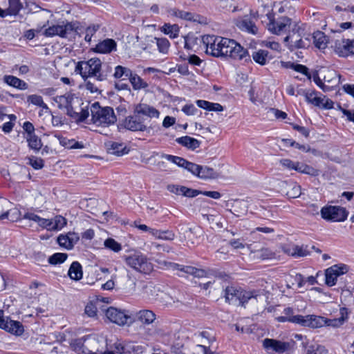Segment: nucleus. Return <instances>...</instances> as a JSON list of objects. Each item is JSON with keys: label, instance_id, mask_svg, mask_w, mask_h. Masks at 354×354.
<instances>
[{"label": "nucleus", "instance_id": "cd10ccee", "mask_svg": "<svg viewBox=\"0 0 354 354\" xmlns=\"http://www.w3.org/2000/svg\"><path fill=\"white\" fill-rule=\"evenodd\" d=\"M334 50L341 57H346L350 55L348 39H337L335 42Z\"/></svg>", "mask_w": 354, "mask_h": 354}, {"label": "nucleus", "instance_id": "5701e85b", "mask_svg": "<svg viewBox=\"0 0 354 354\" xmlns=\"http://www.w3.org/2000/svg\"><path fill=\"white\" fill-rule=\"evenodd\" d=\"M194 338L196 342L198 343V346L202 347L203 350L204 346H207V345H209L215 340L213 331L211 330H205L198 332V333L194 334Z\"/></svg>", "mask_w": 354, "mask_h": 354}, {"label": "nucleus", "instance_id": "de8ad7c7", "mask_svg": "<svg viewBox=\"0 0 354 354\" xmlns=\"http://www.w3.org/2000/svg\"><path fill=\"white\" fill-rule=\"evenodd\" d=\"M180 271L193 275L196 277H203L206 276V271L203 269H198L192 266H185L180 268Z\"/></svg>", "mask_w": 354, "mask_h": 354}, {"label": "nucleus", "instance_id": "338daca9", "mask_svg": "<svg viewBox=\"0 0 354 354\" xmlns=\"http://www.w3.org/2000/svg\"><path fill=\"white\" fill-rule=\"evenodd\" d=\"M139 287L140 288V294L142 295L143 297H148L150 296V292H151V284L145 282H141Z\"/></svg>", "mask_w": 354, "mask_h": 354}, {"label": "nucleus", "instance_id": "49530a36", "mask_svg": "<svg viewBox=\"0 0 354 354\" xmlns=\"http://www.w3.org/2000/svg\"><path fill=\"white\" fill-rule=\"evenodd\" d=\"M161 30L165 34L169 35L171 38H176L178 36L179 34V27L176 24L171 25L169 24H165L161 28Z\"/></svg>", "mask_w": 354, "mask_h": 354}, {"label": "nucleus", "instance_id": "e2e57ef3", "mask_svg": "<svg viewBox=\"0 0 354 354\" xmlns=\"http://www.w3.org/2000/svg\"><path fill=\"white\" fill-rule=\"evenodd\" d=\"M184 165L185 166H183V168H185V169L191 172L192 174L198 176L201 165L189 162L187 160L185 161Z\"/></svg>", "mask_w": 354, "mask_h": 354}, {"label": "nucleus", "instance_id": "3c124183", "mask_svg": "<svg viewBox=\"0 0 354 354\" xmlns=\"http://www.w3.org/2000/svg\"><path fill=\"white\" fill-rule=\"evenodd\" d=\"M104 246L114 252H119L122 250V245L113 238H108L104 241Z\"/></svg>", "mask_w": 354, "mask_h": 354}, {"label": "nucleus", "instance_id": "774afa93", "mask_svg": "<svg viewBox=\"0 0 354 354\" xmlns=\"http://www.w3.org/2000/svg\"><path fill=\"white\" fill-rule=\"evenodd\" d=\"M274 253L268 248H263L257 252V257L261 259H268L274 257Z\"/></svg>", "mask_w": 354, "mask_h": 354}, {"label": "nucleus", "instance_id": "f03ea898", "mask_svg": "<svg viewBox=\"0 0 354 354\" xmlns=\"http://www.w3.org/2000/svg\"><path fill=\"white\" fill-rule=\"evenodd\" d=\"M55 101L59 109H65L67 115L76 121H83L89 115L88 106L84 105L82 99L74 94L66 93L57 96Z\"/></svg>", "mask_w": 354, "mask_h": 354}, {"label": "nucleus", "instance_id": "9b49d317", "mask_svg": "<svg viewBox=\"0 0 354 354\" xmlns=\"http://www.w3.org/2000/svg\"><path fill=\"white\" fill-rule=\"evenodd\" d=\"M269 19L268 29L273 34L280 35L285 32L291 25V19L287 17H280L277 19L273 18L270 14H267Z\"/></svg>", "mask_w": 354, "mask_h": 354}, {"label": "nucleus", "instance_id": "13d9d810", "mask_svg": "<svg viewBox=\"0 0 354 354\" xmlns=\"http://www.w3.org/2000/svg\"><path fill=\"white\" fill-rule=\"evenodd\" d=\"M180 234L182 233L184 234L185 239H187V241L190 242L192 244H194V241L191 239V234H196L200 231V230L197 227L192 228V227H182L180 228Z\"/></svg>", "mask_w": 354, "mask_h": 354}, {"label": "nucleus", "instance_id": "6ab92c4d", "mask_svg": "<svg viewBox=\"0 0 354 354\" xmlns=\"http://www.w3.org/2000/svg\"><path fill=\"white\" fill-rule=\"evenodd\" d=\"M305 94V98L306 100L316 106L326 109H330L333 107V102L326 97H318L317 95L316 92L311 91L309 93H304Z\"/></svg>", "mask_w": 354, "mask_h": 354}, {"label": "nucleus", "instance_id": "69168bd1", "mask_svg": "<svg viewBox=\"0 0 354 354\" xmlns=\"http://www.w3.org/2000/svg\"><path fill=\"white\" fill-rule=\"evenodd\" d=\"M100 26L97 24L88 26L85 31L86 35L84 39L86 41H91L93 35L97 32V30H98Z\"/></svg>", "mask_w": 354, "mask_h": 354}, {"label": "nucleus", "instance_id": "ddd939ff", "mask_svg": "<svg viewBox=\"0 0 354 354\" xmlns=\"http://www.w3.org/2000/svg\"><path fill=\"white\" fill-rule=\"evenodd\" d=\"M12 204L5 198H0V220L7 219L15 221L19 218V211L12 208Z\"/></svg>", "mask_w": 354, "mask_h": 354}, {"label": "nucleus", "instance_id": "b1692460", "mask_svg": "<svg viewBox=\"0 0 354 354\" xmlns=\"http://www.w3.org/2000/svg\"><path fill=\"white\" fill-rule=\"evenodd\" d=\"M136 318L144 325L152 324L156 319L155 313L149 309H142L136 313Z\"/></svg>", "mask_w": 354, "mask_h": 354}, {"label": "nucleus", "instance_id": "8fccbe9b", "mask_svg": "<svg viewBox=\"0 0 354 354\" xmlns=\"http://www.w3.org/2000/svg\"><path fill=\"white\" fill-rule=\"evenodd\" d=\"M132 71L127 67H124L122 66H117L115 68V72L113 76L116 79H125L126 77H129L131 76Z\"/></svg>", "mask_w": 354, "mask_h": 354}, {"label": "nucleus", "instance_id": "bb28decb", "mask_svg": "<svg viewBox=\"0 0 354 354\" xmlns=\"http://www.w3.org/2000/svg\"><path fill=\"white\" fill-rule=\"evenodd\" d=\"M334 50L341 57H346L350 55L348 39H337L335 42Z\"/></svg>", "mask_w": 354, "mask_h": 354}, {"label": "nucleus", "instance_id": "9d476101", "mask_svg": "<svg viewBox=\"0 0 354 354\" xmlns=\"http://www.w3.org/2000/svg\"><path fill=\"white\" fill-rule=\"evenodd\" d=\"M106 318L112 323L118 326H124L133 323L131 315L127 310L114 307H109L105 311Z\"/></svg>", "mask_w": 354, "mask_h": 354}, {"label": "nucleus", "instance_id": "423d86ee", "mask_svg": "<svg viewBox=\"0 0 354 354\" xmlns=\"http://www.w3.org/2000/svg\"><path fill=\"white\" fill-rule=\"evenodd\" d=\"M124 259L128 266L140 273L149 274L153 269L147 256L140 252L125 256Z\"/></svg>", "mask_w": 354, "mask_h": 354}, {"label": "nucleus", "instance_id": "c03bdc74", "mask_svg": "<svg viewBox=\"0 0 354 354\" xmlns=\"http://www.w3.org/2000/svg\"><path fill=\"white\" fill-rule=\"evenodd\" d=\"M254 61L261 65H265L268 59V52L265 50H259L252 53Z\"/></svg>", "mask_w": 354, "mask_h": 354}, {"label": "nucleus", "instance_id": "bf43d9fd", "mask_svg": "<svg viewBox=\"0 0 354 354\" xmlns=\"http://www.w3.org/2000/svg\"><path fill=\"white\" fill-rule=\"evenodd\" d=\"M67 257L68 256L66 253H55L49 257L48 262L53 265L62 263L65 261Z\"/></svg>", "mask_w": 354, "mask_h": 354}, {"label": "nucleus", "instance_id": "ea45409f", "mask_svg": "<svg viewBox=\"0 0 354 354\" xmlns=\"http://www.w3.org/2000/svg\"><path fill=\"white\" fill-rule=\"evenodd\" d=\"M27 101L35 106L41 107V111H45V113H50V110L46 104L44 102L43 98L41 95H30L28 96Z\"/></svg>", "mask_w": 354, "mask_h": 354}, {"label": "nucleus", "instance_id": "2f4dec72", "mask_svg": "<svg viewBox=\"0 0 354 354\" xmlns=\"http://www.w3.org/2000/svg\"><path fill=\"white\" fill-rule=\"evenodd\" d=\"M169 12L171 16L176 17L182 19L193 21H198L197 18L198 16L195 15L194 13L189 12L180 10L178 9H171Z\"/></svg>", "mask_w": 354, "mask_h": 354}, {"label": "nucleus", "instance_id": "2eb2a0df", "mask_svg": "<svg viewBox=\"0 0 354 354\" xmlns=\"http://www.w3.org/2000/svg\"><path fill=\"white\" fill-rule=\"evenodd\" d=\"M348 272V268L344 264L334 265L326 270V283L329 286L335 285L338 277Z\"/></svg>", "mask_w": 354, "mask_h": 354}, {"label": "nucleus", "instance_id": "c85d7f7f", "mask_svg": "<svg viewBox=\"0 0 354 354\" xmlns=\"http://www.w3.org/2000/svg\"><path fill=\"white\" fill-rule=\"evenodd\" d=\"M176 142L182 146L192 150L198 148L201 145V142L199 140L187 136L177 138Z\"/></svg>", "mask_w": 354, "mask_h": 354}, {"label": "nucleus", "instance_id": "20e7f679", "mask_svg": "<svg viewBox=\"0 0 354 354\" xmlns=\"http://www.w3.org/2000/svg\"><path fill=\"white\" fill-rule=\"evenodd\" d=\"M92 121L97 126L107 127L116 121V116L113 109L111 107H101L97 102L92 104L91 107Z\"/></svg>", "mask_w": 354, "mask_h": 354}, {"label": "nucleus", "instance_id": "4be33fe9", "mask_svg": "<svg viewBox=\"0 0 354 354\" xmlns=\"http://www.w3.org/2000/svg\"><path fill=\"white\" fill-rule=\"evenodd\" d=\"M80 239L78 234L75 232H68L66 234H61L57 238V242L60 246L66 249H72L75 243Z\"/></svg>", "mask_w": 354, "mask_h": 354}, {"label": "nucleus", "instance_id": "7ed1b4c3", "mask_svg": "<svg viewBox=\"0 0 354 354\" xmlns=\"http://www.w3.org/2000/svg\"><path fill=\"white\" fill-rule=\"evenodd\" d=\"M102 62L98 58H91L88 61L77 62L75 71L81 75L84 80L94 77L96 80L102 82L106 79V74L101 73Z\"/></svg>", "mask_w": 354, "mask_h": 354}, {"label": "nucleus", "instance_id": "aec40b11", "mask_svg": "<svg viewBox=\"0 0 354 354\" xmlns=\"http://www.w3.org/2000/svg\"><path fill=\"white\" fill-rule=\"evenodd\" d=\"M263 346L268 352L272 351L278 353H283L288 350L290 344L288 342L266 338L263 341Z\"/></svg>", "mask_w": 354, "mask_h": 354}, {"label": "nucleus", "instance_id": "4d7b16f0", "mask_svg": "<svg viewBox=\"0 0 354 354\" xmlns=\"http://www.w3.org/2000/svg\"><path fill=\"white\" fill-rule=\"evenodd\" d=\"M160 158L166 159L168 161L171 162L180 167H183V166H185L184 165L186 161L185 159H184L181 157L165 154V153L160 154Z\"/></svg>", "mask_w": 354, "mask_h": 354}, {"label": "nucleus", "instance_id": "0e129e2a", "mask_svg": "<svg viewBox=\"0 0 354 354\" xmlns=\"http://www.w3.org/2000/svg\"><path fill=\"white\" fill-rule=\"evenodd\" d=\"M34 169H40L44 167V160L34 156L28 158V162Z\"/></svg>", "mask_w": 354, "mask_h": 354}, {"label": "nucleus", "instance_id": "a18cd8bd", "mask_svg": "<svg viewBox=\"0 0 354 354\" xmlns=\"http://www.w3.org/2000/svg\"><path fill=\"white\" fill-rule=\"evenodd\" d=\"M85 344H86V337L73 340L71 342V346L75 352L85 354V351H86Z\"/></svg>", "mask_w": 354, "mask_h": 354}, {"label": "nucleus", "instance_id": "c756f323", "mask_svg": "<svg viewBox=\"0 0 354 354\" xmlns=\"http://www.w3.org/2000/svg\"><path fill=\"white\" fill-rule=\"evenodd\" d=\"M237 26L242 30H245L249 33L255 35L257 33L258 28L254 23L248 17H245L240 20L237 24Z\"/></svg>", "mask_w": 354, "mask_h": 354}, {"label": "nucleus", "instance_id": "09e8293b", "mask_svg": "<svg viewBox=\"0 0 354 354\" xmlns=\"http://www.w3.org/2000/svg\"><path fill=\"white\" fill-rule=\"evenodd\" d=\"M22 4L19 0H9V6L6 9V15H16L22 8Z\"/></svg>", "mask_w": 354, "mask_h": 354}, {"label": "nucleus", "instance_id": "4c0bfd02", "mask_svg": "<svg viewBox=\"0 0 354 354\" xmlns=\"http://www.w3.org/2000/svg\"><path fill=\"white\" fill-rule=\"evenodd\" d=\"M68 274L71 279L73 280L77 281L81 279L82 278L83 272L80 263L77 261L73 262L69 268Z\"/></svg>", "mask_w": 354, "mask_h": 354}, {"label": "nucleus", "instance_id": "5fc2aeb1", "mask_svg": "<svg viewBox=\"0 0 354 354\" xmlns=\"http://www.w3.org/2000/svg\"><path fill=\"white\" fill-rule=\"evenodd\" d=\"M125 354H138L143 351V347L132 342L125 343Z\"/></svg>", "mask_w": 354, "mask_h": 354}, {"label": "nucleus", "instance_id": "a878e982", "mask_svg": "<svg viewBox=\"0 0 354 354\" xmlns=\"http://www.w3.org/2000/svg\"><path fill=\"white\" fill-rule=\"evenodd\" d=\"M231 207L234 209V211L232 209H228V211L237 217L245 215L248 212V205L243 200H234Z\"/></svg>", "mask_w": 354, "mask_h": 354}, {"label": "nucleus", "instance_id": "39448f33", "mask_svg": "<svg viewBox=\"0 0 354 354\" xmlns=\"http://www.w3.org/2000/svg\"><path fill=\"white\" fill-rule=\"evenodd\" d=\"M224 297L225 301L229 304H239L243 306L249 300L258 301V297H260L261 295L257 294L255 291H246L233 286H227L225 289Z\"/></svg>", "mask_w": 354, "mask_h": 354}, {"label": "nucleus", "instance_id": "79ce46f5", "mask_svg": "<svg viewBox=\"0 0 354 354\" xmlns=\"http://www.w3.org/2000/svg\"><path fill=\"white\" fill-rule=\"evenodd\" d=\"M129 78L133 89L135 90L145 88L148 86L147 83L137 74L131 73V76H129Z\"/></svg>", "mask_w": 354, "mask_h": 354}, {"label": "nucleus", "instance_id": "0eeeda50", "mask_svg": "<svg viewBox=\"0 0 354 354\" xmlns=\"http://www.w3.org/2000/svg\"><path fill=\"white\" fill-rule=\"evenodd\" d=\"M284 42L290 50L306 48L310 45V35L304 33L299 28L293 30L284 38Z\"/></svg>", "mask_w": 354, "mask_h": 354}, {"label": "nucleus", "instance_id": "f704fd0d", "mask_svg": "<svg viewBox=\"0 0 354 354\" xmlns=\"http://www.w3.org/2000/svg\"><path fill=\"white\" fill-rule=\"evenodd\" d=\"M196 103L198 107L209 111L219 112L223 110V106L218 103H213L203 100H198Z\"/></svg>", "mask_w": 354, "mask_h": 354}, {"label": "nucleus", "instance_id": "393cba45", "mask_svg": "<svg viewBox=\"0 0 354 354\" xmlns=\"http://www.w3.org/2000/svg\"><path fill=\"white\" fill-rule=\"evenodd\" d=\"M115 48L116 42L112 39H106L95 46V51L100 53H109Z\"/></svg>", "mask_w": 354, "mask_h": 354}, {"label": "nucleus", "instance_id": "e433bc0d", "mask_svg": "<svg viewBox=\"0 0 354 354\" xmlns=\"http://www.w3.org/2000/svg\"><path fill=\"white\" fill-rule=\"evenodd\" d=\"M107 150L109 153L116 156H122L128 153L126 146L123 143L118 142L109 143L107 147Z\"/></svg>", "mask_w": 354, "mask_h": 354}, {"label": "nucleus", "instance_id": "4468645a", "mask_svg": "<svg viewBox=\"0 0 354 354\" xmlns=\"http://www.w3.org/2000/svg\"><path fill=\"white\" fill-rule=\"evenodd\" d=\"M0 328L15 335H21L24 333V326L19 322L5 317L3 310H0Z\"/></svg>", "mask_w": 354, "mask_h": 354}, {"label": "nucleus", "instance_id": "603ef678", "mask_svg": "<svg viewBox=\"0 0 354 354\" xmlns=\"http://www.w3.org/2000/svg\"><path fill=\"white\" fill-rule=\"evenodd\" d=\"M295 283H297L299 288H301L304 286V279L301 274H296L295 275L290 276L287 281V287L290 288Z\"/></svg>", "mask_w": 354, "mask_h": 354}, {"label": "nucleus", "instance_id": "f3484780", "mask_svg": "<svg viewBox=\"0 0 354 354\" xmlns=\"http://www.w3.org/2000/svg\"><path fill=\"white\" fill-rule=\"evenodd\" d=\"M293 321H296L297 324H299L304 326H308L313 328H320L325 326V317L310 315L307 316L299 315V317L295 318Z\"/></svg>", "mask_w": 354, "mask_h": 354}, {"label": "nucleus", "instance_id": "58836bf2", "mask_svg": "<svg viewBox=\"0 0 354 354\" xmlns=\"http://www.w3.org/2000/svg\"><path fill=\"white\" fill-rule=\"evenodd\" d=\"M295 170L298 172L308 174L313 176H316L319 174V171L317 169L299 162H295Z\"/></svg>", "mask_w": 354, "mask_h": 354}, {"label": "nucleus", "instance_id": "6e6d98bb", "mask_svg": "<svg viewBox=\"0 0 354 354\" xmlns=\"http://www.w3.org/2000/svg\"><path fill=\"white\" fill-rule=\"evenodd\" d=\"M324 80L325 84L331 86V89L337 86L339 83V75L333 71L329 73L328 77H324Z\"/></svg>", "mask_w": 354, "mask_h": 354}, {"label": "nucleus", "instance_id": "f8f14e48", "mask_svg": "<svg viewBox=\"0 0 354 354\" xmlns=\"http://www.w3.org/2000/svg\"><path fill=\"white\" fill-rule=\"evenodd\" d=\"M74 29L71 23L62 21L58 24H53L45 29L44 35L46 37L59 36L66 37Z\"/></svg>", "mask_w": 354, "mask_h": 354}, {"label": "nucleus", "instance_id": "680f3d73", "mask_svg": "<svg viewBox=\"0 0 354 354\" xmlns=\"http://www.w3.org/2000/svg\"><path fill=\"white\" fill-rule=\"evenodd\" d=\"M156 44L158 48V50L160 53H167L169 47V41L165 38H158L156 39Z\"/></svg>", "mask_w": 354, "mask_h": 354}, {"label": "nucleus", "instance_id": "412c9836", "mask_svg": "<svg viewBox=\"0 0 354 354\" xmlns=\"http://www.w3.org/2000/svg\"><path fill=\"white\" fill-rule=\"evenodd\" d=\"M133 113L137 115H145L150 119H158L160 115L158 109L145 103H140L136 105Z\"/></svg>", "mask_w": 354, "mask_h": 354}, {"label": "nucleus", "instance_id": "7c9ffc66", "mask_svg": "<svg viewBox=\"0 0 354 354\" xmlns=\"http://www.w3.org/2000/svg\"><path fill=\"white\" fill-rule=\"evenodd\" d=\"M220 176L219 174L213 168L207 166H201L199 169L198 177L207 180V179H216Z\"/></svg>", "mask_w": 354, "mask_h": 354}, {"label": "nucleus", "instance_id": "052dcab7", "mask_svg": "<svg viewBox=\"0 0 354 354\" xmlns=\"http://www.w3.org/2000/svg\"><path fill=\"white\" fill-rule=\"evenodd\" d=\"M53 220V230H57L62 229L66 225V220L62 216H56Z\"/></svg>", "mask_w": 354, "mask_h": 354}, {"label": "nucleus", "instance_id": "37998d69", "mask_svg": "<svg viewBox=\"0 0 354 354\" xmlns=\"http://www.w3.org/2000/svg\"><path fill=\"white\" fill-rule=\"evenodd\" d=\"M287 192L286 195L292 198H298L301 194V187L295 182L286 183Z\"/></svg>", "mask_w": 354, "mask_h": 354}, {"label": "nucleus", "instance_id": "473e14b6", "mask_svg": "<svg viewBox=\"0 0 354 354\" xmlns=\"http://www.w3.org/2000/svg\"><path fill=\"white\" fill-rule=\"evenodd\" d=\"M313 39L315 46L319 49H324L327 46V37L324 32L317 31L313 33V36L310 35V39Z\"/></svg>", "mask_w": 354, "mask_h": 354}, {"label": "nucleus", "instance_id": "dca6fc26", "mask_svg": "<svg viewBox=\"0 0 354 354\" xmlns=\"http://www.w3.org/2000/svg\"><path fill=\"white\" fill-rule=\"evenodd\" d=\"M200 211L203 217L207 220L211 228L214 230L223 228L222 217L214 209L209 208L206 210L205 208H202Z\"/></svg>", "mask_w": 354, "mask_h": 354}, {"label": "nucleus", "instance_id": "6e6552de", "mask_svg": "<svg viewBox=\"0 0 354 354\" xmlns=\"http://www.w3.org/2000/svg\"><path fill=\"white\" fill-rule=\"evenodd\" d=\"M106 340L102 336L89 335L86 337L85 354H115L106 349Z\"/></svg>", "mask_w": 354, "mask_h": 354}, {"label": "nucleus", "instance_id": "a211bd4d", "mask_svg": "<svg viewBox=\"0 0 354 354\" xmlns=\"http://www.w3.org/2000/svg\"><path fill=\"white\" fill-rule=\"evenodd\" d=\"M139 116L140 115L134 114L133 115L126 118L124 121V127L127 129L132 131L149 132L151 127H148L147 125H145L143 121L138 118Z\"/></svg>", "mask_w": 354, "mask_h": 354}, {"label": "nucleus", "instance_id": "c9c22d12", "mask_svg": "<svg viewBox=\"0 0 354 354\" xmlns=\"http://www.w3.org/2000/svg\"><path fill=\"white\" fill-rule=\"evenodd\" d=\"M341 317L337 319H330L325 318L324 324L328 326L339 327L342 326L345 320L347 319V311L346 309L342 308L340 309Z\"/></svg>", "mask_w": 354, "mask_h": 354}, {"label": "nucleus", "instance_id": "1a4fd4ad", "mask_svg": "<svg viewBox=\"0 0 354 354\" xmlns=\"http://www.w3.org/2000/svg\"><path fill=\"white\" fill-rule=\"evenodd\" d=\"M321 216L328 221L340 222L346 219L348 213L344 207L328 205L322 208Z\"/></svg>", "mask_w": 354, "mask_h": 354}, {"label": "nucleus", "instance_id": "864d4df0", "mask_svg": "<svg viewBox=\"0 0 354 354\" xmlns=\"http://www.w3.org/2000/svg\"><path fill=\"white\" fill-rule=\"evenodd\" d=\"M27 142H28V146L30 148L35 151H39L41 146V140L35 135H30L26 136Z\"/></svg>", "mask_w": 354, "mask_h": 354}, {"label": "nucleus", "instance_id": "f257e3e1", "mask_svg": "<svg viewBox=\"0 0 354 354\" xmlns=\"http://www.w3.org/2000/svg\"><path fill=\"white\" fill-rule=\"evenodd\" d=\"M206 46V53L214 57H229L235 59H242L248 52L234 40L215 35H206L203 37Z\"/></svg>", "mask_w": 354, "mask_h": 354}, {"label": "nucleus", "instance_id": "a19ab883", "mask_svg": "<svg viewBox=\"0 0 354 354\" xmlns=\"http://www.w3.org/2000/svg\"><path fill=\"white\" fill-rule=\"evenodd\" d=\"M59 140L60 145L67 149L84 148L83 143L76 141L75 139H68L67 138L61 137L59 138Z\"/></svg>", "mask_w": 354, "mask_h": 354}, {"label": "nucleus", "instance_id": "72a5a7b5", "mask_svg": "<svg viewBox=\"0 0 354 354\" xmlns=\"http://www.w3.org/2000/svg\"><path fill=\"white\" fill-rule=\"evenodd\" d=\"M3 79L6 84L15 88L21 90H26L28 88V84L24 81L19 79L17 77L12 75H6L4 76Z\"/></svg>", "mask_w": 354, "mask_h": 354}]
</instances>
